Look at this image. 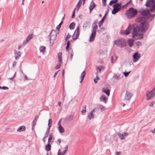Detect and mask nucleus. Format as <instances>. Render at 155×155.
<instances>
[{
  "label": "nucleus",
  "instance_id": "f257e3e1",
  "mask_svg": "<svg viewBox=\"0 0 155 155\" xmlns=\"http://www.w3.org/2000/svg\"><path fill=\"white\" fill-rule=\"evenodd\" d=\"M136 21L138 23L137 25H129L125 31H120V34L121 35H127L133 29L132 33L133 38L136 40L140 39L143 38V34L140 33V30L142 32L144 33L149 27L146 18L143 16H140L137 17Z\"/></svg>",
  "mask_w": 155,
  "mask_h": 155
},
{
  "label": "nucleus",
  "instance_id": "f03ea898",
  "mask_svg": "<svg viewBox=\"0 0 155 155\" xmlns=\"http://www.w3.org/2000/svg\"><path fill=\"white\" fill-rule=\"evenodd\" d=\"M150 10L148 9H145L141 10L140 11V13L142 15L141 16H147V18L149 19L150 21L152 20L155 16V14L151 15L150 12Z\"/></svg>",
  "mask_w": 155,
  "mask_h": 155
},
{
  "label": "nucleus",
  "instance_id": "7ed1b4c3",
  "mask_svg": "<svg viewBox=\"0 0 155 155\" xmlns=\"http://www.w3.org/2000/svg\"><path fill=\"white\" fill-rule=\"evenodd\" d=\"M137 13V10L133 8H130L126 12V14L127 17L129 19L134 17Z\"/></svg>",
  "mask_w": 155,
  "mask_h": 155
},
{
  "label": "nucleus",
  "instance_id": "20e7f679",
  "mask_svg": "<svg viewBox=\"0 0 155 155\" xmlns=\"http://www.w3.org/2000/svg\"><path fill=\"white\" fill-rule=\"evenodd\" d=\"M145 5L147 7L150 8V11L154 12L155 11V2L153 0H147V1Z\"/></svg>",
  "mask_w": 155,
  "mask_h": 155
},
{
  "label": "nucleus",
  "instance_id": "39448f33",
  "mask_svg": "<svg viewBox=\"0 0 155 155\" xmlns=\"http://www.w3.org/2000/svg\"><path fill=\"white\" fill-rule=\"evenodd\" d=\"M146 100H147L152 99L155 96V87H154L150 91L146 92Z\"/></svg>",
  "mask_w": 155,
  "mask_h": 155
},
{
  "label": "nucleus",
  "instance_id": "423d86ee",
  "mask_svg": "<svg viewBox=\"0 0 155 155\" xmlns=\"http://www.w3.org/2000/svg\"><path fill=\"white\" fill-rule=\"evenodd\" d=\"M115 44L117 46L122 48L126 45V41L123 38L118 39L115 41Z\"/></svg>",
  "mask_w": 155,
  "mask_h": 155
},
{
  "label": "nucleus",
  "instance_id": "0eeeda50",
  "mask_svg": "<svg viewBox=\"0 0 155 155\" xmlns=\"http://www.w3.org/2000/svg\"><path fill=\"white\" fill-rule=\"evenodd\" d=\"M57 35L55 33V31L54 30H52L50 33V35L49 36L50 41H53L56 38Z\"/></svg>",
  "mask_w": 155,
  "mask_h": 155
},
{
  "label": "nucleus",
  "instance_id": "6e6552de",
  "mask_svg": "<svg viewBox=\"0 0 155 155\" xmlns=\"http://www.w3.org/2000/svg\"><path fill=\"white\" fill-rule=\"evenodd\" d=\"M79 26H78L77 27L73 35L72 36V38L74 40H75L78 38L80 34V33L79 32Z\"/></svg>",
  "mask_w": 155,
  "mask_h": 155
},
{
  "label": "nucleus",
  "instance_id": "1a4fd4ad",
  "mask_svg": "<svg viewBox=\"0 0 155 155\" xmlns=\"http://www.w3.org/2000/svg\"><path fill=\"white\" fill-rule=\"evenodd\" d=\"M133 95L132 93L128 91H126L124 99L126 100L130 101Z\"/></svg>",
  "mask_w": 155,
  "mask_h": 155
},
{
  "label": "nucleus",
  "instance_id": "9d476101",
  "mask_svg": "<svg viewBox=\"0 0 155 155\" xmlns=\"http://www.w3.org/2000/svg\"><path fill=\"white\" fill-rule=\"evenodd\" d=\"M133 61L134 62L138 61L140 57V54L138 52H137L134 54L133 55Z\"/></svg>",
  "mask_w": 155,
  "mask_h": 155
},
{
  "label": "nucleus",
  "instance_id": "9b49d317",
  "mask_svg": "<svg viewBox=\"0 0 155 155\" xmlns=\"http://www.w3.org/2000/svg\"><path fill=\"white\" fill-rule=\"evenodd\" d=\"M96 35V32L95 31H92L91 35L90 37L89 41L90 42H91L93 41L95 39V37Z\"/></svg>",
  "mask_w": 155,
  "mask_h": 155
},
{
  "label": "nucleus",
  "instance_id": "f8f14e48",
  "mask_svg": "<svg viewBox=\"0 0 155 155\" xmlns=\"http://www.w3.org/2000/svg\"><path fill=\"white\" fill-rule=\"evenodd\" d=\"M97 22L94 21L92 25V31H96L97 30Z\"/></svg>",
  "mask_w": 155,
  "mask_h": 155
},
{
  "label": "nucleus",
  "instance_id": "ddd939ff",
  "mask_svg": "<svg viewBox=\"0 0 155 155\" xmlns=\"http://www.w3.org/2000/svg\"><path fill=\"white\" fill-rule=\"evenodd\" d=\"M95 108H94L91 111L88 115V118L90 120L94 118V115L93 114L94 112L95 111Z\"/></svg>",
  "mask_w": 155,
  "mask_h": 155
},
{
  "label": "nucleus",
  "instance_id": "4468645a",
  "mask_svg": "<svg viewBox=\"0 0 155 155\" xmlns=\"http://www.w3.org/2000/svg\"><path fill=\"white\" fill-rule=\"evenodd\" d=\"M105 68V67L103 66H98L96 67V69L97 70V72L98 74L100 73L101 71L102 70H104Z\"/></svg>",
  "mask_w": 155,
  "mask_h": 155
},
{
  "label": "nucleus",
  "instance_id": "2eb2a0df",
  "mask_svg": "<svg viewBox=\"0 0 155 155\" xmlns=\"http://www.w3.org/2000/svg\"><path fill=\"white\" fill-rule=\"evenodd\" d=\"M15 59L16 60L18 59L21 56V52L20 51H17L15 50Z\"/></svg>",
  "mask_w": 155,
  "mask_h": 155
},
{
  "label": "nucleus",
  "instance_id": "dca6fc26",
  "mask_svg": "<svg viewBox=\"0 0 155 155\" xmlns=\"http://www.w3.org/2000/svg\"><path fill=\"white\" fill-rule=\"evenodd\" d=\"M38 117L39 116L37 115L35 116L34 119L32 122V128L34 127V126L36 125V123L37 121Z\"/></svg>",
  "mask_w": 155,
  "mask_h": 155
},
{
  "label": "nucleus",
  "instance_id": "f3484780",
  "mask_svg": "<svg viewBox=\"0 0 155 155\" xmlns=\"http://www.w3.org/2000/svg\"><path fill=\"white\" fill-rule=\"evenodd\" d=\"M95 6L96 5L94 2H93V1L92 0L89 7L90 13L91 12L93 9L95 7Z\"/></svg>",
  "mask_w": 155,
  "mask_h": 155
},
{
  "label": "nucleus",
  "instance_id": "a211bd4d",
  "mask_svg": "<svg viewBox=\"0 0 155 155\" xmlns=\"http://www.w3.org/2000/svg\"><path fill=\"white\" fill-rule=\"evenodd\" d=\"M100 100L101 101L104 102L105 103H107V98L104 95H102L100 97Z\"/></svg>",
  "mask_w": 155,
  "mask_h": 155
},
{
  "label": "nucleus",
  "instance_id": "6ab92c4d",
  "mask_svg": "<svg viewBox=\"0 0 155 155\" xmlns=\"http://www.w3.org/2000/svg\"><path fill=\"white\" fill-rule=\"evenodd\" d=\"M58 62L59 63L61 62L62 61V53L61 52H59L58 54Z\"/></svg>",
  "mask_w": 155,
  "mask_h": 155
},
{
  "label": "nucleus",
  "instance_id": "aec40b11",
  "mask_svg": "<svg viewBox=\"0 0 155 155\" xmlns=\"http://www.w3.org/2000/svg\"><path fill=\"white\" fill-rule=\"evenodd\" d=\"M102 91L106 94L108 96H109L110 91L109 89H107V90H105L104 88H102Z\"/></svg>",
  "mask_w": 155,
  "mask_h": 155
},
{
  "label": "nucleus",
  "instance_id": "412c9836",
  "mask_svg": "<svg viewBox=\"0 0 155 155\" xmlns=\"http://www.w3.org/2000/svg\"><path fill=\"white\" fill-rule=\"evenodd\" d=\"M121 4L120 3L116 4L113 5V7L114 8L116 9H119V10H120L121 8Z\"/></svg>",
  "mask_w": 155,
  "mask_h": 155
},
{
  "label": "nucleus",
  "instance_id": "4be33fe9",
  "mask_svg": "<svg viewBox=\"0 0 155 155\" xmlns=\"http://www.w3.org/2000/svg\"><path fill=\"white\" fill-rule=\"evenodd\" d=\"M40 52L42 53L43 54L45 52L46 48L44 46H41L39 49Z\"/></svg>",
  "mask_w": 155,
  "mask_h": 155
},
{
  "label": "nucleus",
  "instance_id": "5701e85b",
  "mask_svg": "<svg viewBox=\"0 0 155 155\" xmlns=\"http://www.w3.org/2000/svg\"><path fill=\"white\" fill-rule=\"evenodd\" d=\"M25 127L24 126H22L19 127L18 128L17 130V131L18 132L24 131L25 130Z\"/></svg>",
  "mask_w": 155,
  "mask_h": 155
},
{
  "label": "nucleus",
  "instance_id": "b1692460",
  "mask_svg": "<svg viewBox=\"0 0 155 155\" xmlns=\"http://www.w3.org/2000/svg\"><path fill=\"white\" fill-rule=\"evenodd\" d=\"M127 43L129 46L130 47H132L134 44V40L132 39L128 40Z\"/></svg>",
  "mask_w": 155,
  "mask_h": 155
},
{
  "label": "nucleus",
  "instance_id": "393cba45",
  "mask_svg": "<svg viewBox=\"0 0 155 155\" xmlns=\"http://www.w3.org/2000/svg\"><path fill=\"white\" fill-rule=\"evenodd\" d=\"M85 75V72L84 71L81 74V81H80V83H81L83 80L84 79V76Z\"/></svg>",
  "mask_w": 155,
  "mask_h": 155
},
{
  "label": "nucleus",
  "instance_id": "a878e982",
  "mask_svg": "<svg viewBox=\"0 0 155 155\" xmlns=\"http://www.w3.org/2000/svg\"><path fill=\"white\" fill-rule=\"evenodd\" d=\"M69 53L70 55V59L71 60L73 58V52L72 49L71 48H70V49Z\"/></svg>",
  "mask_w": 155,
  "mask_h": 155
},
{
  "label": "nucleus",
  "instance_id": "bb28decb",
  "mask_svg": "<svg viewBox=\"0 0 155 155\" xmlns=\"http://www.w3.org/2000/svg\"><path fill=\"white\" fill-rule=\"evenodd\" d=\"M123 77V75H116L114 77V78L117 80H119L122 79Z\"/></svg>",
  "mask_w": 155,
  "mask_h": 155
},
{
  "label": "nucleus",
  "instance_id": "cd10ccee",
  "mask_svg": "<svg viewBox=\"0 0 155 155\" xmlns=\"http://www.w3.org/2000/svg\"><path fill=\"white\" fill-rule=\"evenodd\" d=\"M58 130L60 133H62L64 132V128L61 126H59L58 127Z\"/></svg>",
  "mask_w": 155,
  "mask_h": 155
},
{
  "label": "nucleus",
  "instance_id": "c85d7f7f",
  "mask_svg": "<svg viewBox=\"0 0 155 155\" xmlns=\"http://www.w3.org/2000/svg\"><path fill=\"white\" fill-rule=\"evenodd\" d=\"M51 149V145L50 143H48L47 145L45 146V150L46 151H49Z\"/></svg>",
  "mask_w": 155,
  "mask_h": 155
},
{
  "label": "nucleus",
  "instance_id": "c756f323",
  "mask_svg": "<svg viewBox=\"0 0 155 155\" xmlns=\"http://www.w3.org/2000/svg\"><path fill=\"white\" fill-rule=\"evenodd\" d=\"M75 24L74 22H72L70 25L69 28L71 30H73L74 28V26L75 25Z\"/></svg>",
  "mask_w": 155,
  "mask_h": 155
},
{
  "label": "nucleus",
  "instance_id": "7c9ffc66",
  "mask_svg": "<svg viewBox=\"0 0 155 155\" xmlns=\"http://www.w3.org/2000/svg\"><path fill=\"white\" fill-rule=\"evenodd\" d=\"M119 9H116L114 8L112 11V13L113 14H115L119 11Z\"/></svg>",
  "mask_w": 155,
  "mask_h": 155
},
{
  "label": "nucleus",
  "instance_id": "2f4dec72",
  "mask_svg": "<svg viewBox=\"0 0 155 155\" xmlns=\"http://www.w3.org/2000/svg\"><path fill=\"white\" fill-rule=\"evenodd\" d=\"M105 18L103 17L101 20L99 22V27H100L101 25H102V24L104 22Z\"/></svg>",
  "mask_w": 155,
  "mask_h": 155
},
{
  "label": "nucleus",
  "instance_id": "473e14b6",
  "mask_svg": "<svg viewBox=\"0 0 155 155\" xmlns=\"http://www.w3.org/2000/svg\"><path fill=\"white\" fill-rule=\"evenodd\" d=\"M32 38L33 35L31 34H30L27 37L26 39L29 41L30 40L32 39Z\"/></svg>",
  "mask_w": 155,
  "mask_h": 155
},
{
  "label": "nucleus",
  "instance_id": "72a5a7b5",
  "mask_svg": "<svg viewBox=\"0 0 155 155\" xmlns=\"http://www.w3.org/2000/svg\"><path fill=\"white\" fill-rule=\"evenodd\" d=\"M74 117L73 115L69 116L67 117V120L68 121L72 120L74 119Z\"/></svg>",
  "mask_w": 155,
  "mask_h": 155
},
{
  "label": "nucleus",
  "instance_id": "f704fd0d",
  "mask_svg": "<svg viewBox=\"0 0 155 155\" xmlns=\"http://www.w3.org/2000/svg\"><path fill=\"white\" fill-rule=\"evenodd\" d=\"M99 108H100V109L101 110V111H103L105 110V107L103 106L102 105H100L99 106Z\"/></svg>",
  "mask_w": 155,
  "mask_h": 155
},
{
  "label": "nucleus",
  "instance_id": "c9c22d12",
  "mask_svg": "<svg viewBox=\"0 0 155 155\" xmlns=\"http://www.w3.org/2000/svg\"><path fill=\"white\" fill-rule=\"evenodd\" d=\"M117 135L121 140H123L124 139V137H123V135L120 133H118Z\"/></svg>",
  "mask_w": 155,
  "mask_h": 155
},
{
  "label": "nucleus",
  "instance_id": "e433bc0d",
  "mask_svg": "<svg viewBox=\"0 0 155 155\" xmlns=\"http://www.w3.org/2000/svg\"><path fill=\"white\" fill-rule=\"evenodd\" d=\"M90 24V23L88 21H86L85 22L83 25V27L86 28Z\"/></svg>",
  "mask_w": 155,
  "mask_h": 155
},
{
  "label": "nucleus",
  "instance_id": "4c0bfd02",
  "mask_svg": "<svg viewBox=\"0 0 155 155\" xmlns=\"http://www.w3.org/2000/svg\"><path fill=\"white\" fill-rule=\"evenodd\" d=\"M86 105H84L82 107V110L81 111L82 113H85L86 112Z\"/></svg>",
  "mask_w": 155,
  "mask_h": 155
},
{
  "label": "nucleus",
  "instance_id": "58836bf2",
  "mask_svg": "<svg viewBox=\"0 0 155 155\" xmlns=\"http://www.w3.org/2000/svg\"><path fill=\"white\" fill-rule=\"evenodd\" d=\"M118 1V0H112L110 1L109 3L110 5H112L113 4L116 3Z\"/></svg>",
  "mask_w": 155,
  "mask_h": 155
},
{
  "label": "nucleus",
  "instance_id": "ea45409f",
  "mask_svg": "<svg viewBox=\"0 0 155 155\" xmlns=\"http://www.w3.org/2000/svg\"><path fill=\"white\" fill-rule=\"evenodd\" d=\"M52 124V121L51 119H50L48 120V126L49 128H50Z\"/></svg>",
  "mask_w": 155,
  "mask_h": 155
},
{
  "label": "nucleus",
  "instance_id": "a19ab883",
  "mask_svg": "<svg viewBox=\"0 0 155 155\" xmlns=\"http://www.w3.org/2000/svg\"><path fill=\"white\" fill-rule=\"evenodd\" d=\"M50 129V128H48L46 132V133L45 134V137H48V135L49 133Z\"/></svg>",
  "mask_w": 155,
  "mask_h": 155
},
{
  "label": "nucleus",
  "instance_id": "79ce46f5",
  "mask_svg": "<svg viewBox=\"0 0 155 155\" xmlns=\"http://www.w3.org/2000/svg\"><path fill=\"white\" fill-rule=\"evenodd\" d=\"M61 62L59 63L58 62L56 65L55 66V69H59L61 66Z\"/></svg>",
  "mask_w": 155,
  "mask_h": 155
},
{
  "label": "nucleus",
  "instance_id": "37998d69",
  "mask_svg": "<svg viewBox=\"0 0 155 155\" xmlns=\"http://www.w3.org/2000/svg\"><path fill=\"white\" fill-rule=\"evenodd\" d=\"M63 23V21H61V22L59 24V25L57 26L56 28L57 30H59L60 29V27H61V25Z\"/></svg>",
  "mask_w": 155,
  "mask_h": 155
},
{
  "label": "nucleus",
  "instance_id": "c03bdc74",
  "mask_svg": "<svg viewBox=\"0 0 155 155\" xmlns=\"http://www.w3.org/2000/svg\"><path fill=\"white\" fill-rule=\"evenodd\" d=\"M52 139V134L51 133L49 135V137L48 139V143H50V141Z\"/></svg>",
  "mask_w": 155,
  "mask_h": 155
},
{
  "label": "nucleus",
  "instance_id": "a18cd8bd",
  "mask_svg": "<svg viewBox=\"0 0 155 155\" xmlns=\"http://www.w3.org/2000/svg\"><path fill=\"white\" fill-rule=\"evenodd\" d=\"M155 103V101H153L150 103L149 106L150 107H153V105Z\"/></svg>",
  "mask_w": 155,
  "mask_h": 155
},
{
  "label": "nucleus",
  "instance_id": "49530a36",
  "mask_svg": "<svg viewBox=\"0 0 155 155\" xmlns=\"http://www.w3.org/2000/svg\"><path fill=\"white\" fill-rule=\"evenodd\" d=\"M0 89H3L4 90H7L8 89V87L4 86L2 87L0 86Z\"/></svg>",
  "mask_w": 155,
  "mask_h": 155
},
{
  "label": "nucleus",
  "instance_id": "de8ad7c7",
  "mask_svg": "<svg viewBox=\"0 0 155 155\" xmlns=\"http://www.w3.org/2000/svg\"><path fill=\"white\" fill-rule=\"evenodd\" d=\"M28 41L26 39V40L23 41L22 45H23V46L25 45L28 43Z\"/></svg>",
  "mask_w": 155,
  "mask_h": 155
},
{
  "label": "nucleus",
  "instance_id": "09e8293b",
  "mask_svg": "<svg viewBox=\"0 0 155 155\" xmlns=\"http://www.w3.org/2000/svg\"><path fill=\"white\" fill-rule=\"evenodd\" d=\"M130 71L128 72H124L123 73L125 76L127 77L128 76L129 74L130 73Z\"/></svg>",
  "mask_w": 155,
  "mask_h": 155
},
{
  "label": "nucleus",
  "instance_id": "8fccbe9b",
  "mask_svg": "<svg viewBox=\"0 0 155 155\" xmlns=\"http://www.w3.org/2000/svg\"><path fill=\"white\" fill-rule=\"evenodd\" d=\"M56 143L58 145H60L61 142V139H59L57 140V141L56 142Z\"/></svg>",
  "mask_w": 155,
  "mask_h": 155
},
{
  "label": "nucleus",
  "instance_id": "3c124183",
  "mask_svg": "<svg viewBox=\"0 0 155 155\" xmlns=\"http://www.w3.org/2000/svg\"><path fill=\"white\" fill-rule=\"evenodd\" d=\"M16 72H15L13 77L12 78H9V79L10 80H13V79L15 78V77L16 76Z\"/></svg>",
  "mask_w": 155,
  "mask_h": 155
},
{
  "label": "nucleus",
  "instance_id": "603ef678",
  "mask_svg": "<svg viewBox=\"0 0 155 155\" xmlns=\"http://www.w3.org/2000/svg\"><path fill=\"white\" fill-rule=\"evenodd\" d=\"M102 1L103 5L105 6L106 5V0H102Z\"/></svg>",
  "mask_w": 155,
  "mask_h": 155
},
{
  "label": "nucleus",
  "instance_id": "864d4df0",
  "mask_svg": "<svg viewBox=\"0 0 155 155\" xmlns=\"http://www.w3.org/2000/svg\"><path fill=\"white\" fill-rule=\"evenodd\" d=\"M76 8H75L73 12V14L71 16V18H74L75 16V9Z\"/></svg>",
  "mask_w": 155,
  "mask_h": 155
},
{
  "label": "nucleus",
  "instance_id": "5fc2aeb1",
  "mask_svg": "<svg viewBox=\"0 0 155 155\" xmlns=\"http://www.w3.org/2000/svg\"><path fill=\"white\" fill-rule=\"evenodd\" d=\"M136 45H137L138 46H139L141 45V43L139 41H138L137 42H136Z\"/></svg>",
  "mask_w": 155,
  "mask_h": 155
},
{
  "label": "nucleus",
  "instance_id": "6e6d98bb",
  "mask_svg": "<svg viewBox=\"0 0 155 155\" xmlns=\"http://www.w3.org/2000/svg\"><path fill=\"white\" fill-rule=\"evenodd\" d=\"M66 94V93L64 91V92H63V99L64 101V98L65 97Z\"/></svg>",
  "mask_w": 155,
  "mask_h": 155
},
{
  "label": "nucleus",
  "instance_id": "4d7b16f0",
  "mask_svg": "<svg viewBox=\"0 0 155 155\" xmlns=\"http://www.w3.org/2000/svg\"><path fill=\"white\" fill-rule=\"evenodd\" d=\"M96 79L97 80H98L99 79V78L98 76V72H96Z\"/></svg>",
  "mask_w": 155,
  "mask_h": 155
},
{
  "label": "nucleus",
  "instance_id": "13d9d810",
  "mask_svg": "<svg viewBox=\"0 0 155 155\" xmlns=\"http://www.w3.org/2000/svg\"><path fill=\"white\" fill-rule=\"evenodd\" d=\"M123 135V137L124 136H127L128 135V133H124L122 134Z\"/></svg>",
  "mask_w": 155,
  "mask_h": 155
},
{
  "label": "nucleus",
  "instance_id": "bf43d9fd",
  "mask_svg": "<svg viewBox=\"0 0 155 155\" xmlns=\"http://www.w3.org/2000/svg\"><path fill=\"white\" fill-rule=\"evenodd\" d=\"M70 43H71V41H70L68 40V42H67V48H69V45L70 44Z\"/></svg>",
  "mask_w": 155,
  "mask_h": 155
},
{
  "label": "nucleus",
  "instance_id": "052dcab7",
  "mask_svg": "<svg viewBox=\"0 0 155 155\" xmlns=\"http://www.w3.org/2000/svg\"><path fill=\"white\" fill-rule=\"evenodd\" d=\"M108 12H109V10L108 9L105 12V15H104V17L106 18V16L107 15V14H108Z\"/></svg>",
  "mask_w": 155,
  "mask_h": 155
},
{
  "label": "nucleus",
  "instance_id": "680f3d73",
  "mask_svg": "<svg viewBox=\"0 0 155 155\" xmlns=\"http://www.w3.org/2000/svg\"><path fill=\"white\" fill-rule=\"evenodd\" d=\"M70 37L71 35L68 34L67 35V37L65 39V41H66L67 39L69 38Z\"/></svg>",
  "mask_w": 155,
  "mask_h": 155
},
{
  "label": "nucleus",
  "instance_id": "e2e57ef3",
  "mask_svg": "<svg viewBox=\"0 0 155 155\" xmlns=\"http://www.w3.org/2000/svg\"><path fill=\"white\" fill-rule=\"evenodd\" d=\"M67 151L65 150L63 151L62 153H61V154L60 155H64L66 153Z\"/></svg>",
  "mask_w": 155,
  "mask_h": 155
},
{
  "label": "nucleus",
  "instance_id": "0e129e2a",
  "mask_svg": "<svg viewBox=\"0 0 155 155\" xmlns=\"http://www.w3.org/2000/svg\"><path fill=\"white\" fill-rule=\"evenodd\" d=\"M16 64V62L14 61L13 63L12 66L13 67H14Z\"/></svg>",
  "mask_w": 155,
  "mask_h": 155
},
{
  "label": "nucleus",
  "instance_id": "69168bd1",
  "mask_svg": "<svg viewBox=\"0 0 155 155\" xmlns=\"http://www.w3.org/2000/svg\"><path fill=\"white\" fill-rule=\"evenodd\" d=\"M68 145H66L65 147V150H65L67 152V151L68 150Z\"/></svg>",
  "mask_w": 155,
  "mask_h": 155
},
{
  "label": "nucleus",
  "instance_id": "338daca9",
  "mask_svg": "<svg viewBox=\"0 0 155 155\" xmlns=\"http://www.w3.org/2000/svg\"><path fill=\"white\" fill-rule=\"evenodd\" d=\"M58 71H57L54 74V75L53 76V77L54 78H55L56 77V75H57V74L58 73Z\"/></svg>",
  "mask_w": 155,
  "mask_h": 155
},
{
  "label": "nucleus",
  "instance_id": "774afa93",
  "mask_svg": "<svg viewBox=\"0 0 155 155\" xmlns=\"http://www.w3.org/2000/svg\"><path fill=\"white\" fill-rule=\"evenodd\" d=\"M151 131L153 133H155V127L154 128L153 130H151Z\"/></svg>",
  "mask_w": 155,
  "mask_h": 155
}]
</instances>
